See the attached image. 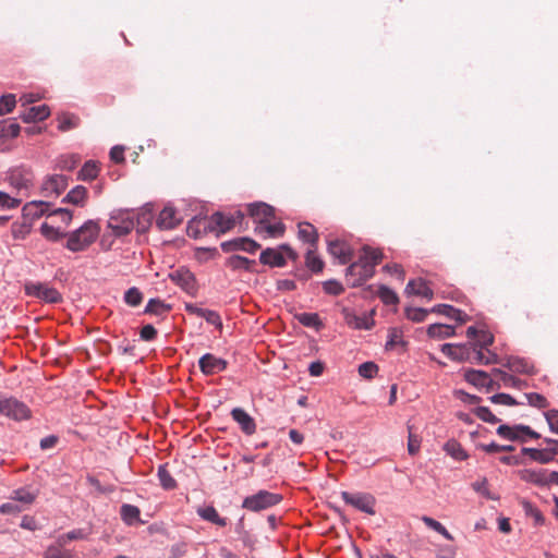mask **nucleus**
<instances>
[{
	"instance_id": "nucleus-60",
	"label": "nucleus",
	"mask_w": 558,
	"mask_h": 558,
	"mask_svg": "<svg viewBox=\"0 0 558 558\" xmlns=\"http://www.w3.org/2000/svg\"><path fill=\"white\" fill-rule=\"evenodd\" d=\"M260 231L265 230L268 236L279 238L284 233V225L282 222L268 223L259 227Z\"/></svg>"
},
{
	"instance_id": "nucleus-55",
	"label": "nucleus",
	"mask_w": 558,
	"mask_h": 558,
	"mask_svg": "<svg viewBox=\"0 0 558 558\" xmlns=\"http://www.w3.org/2000/svg\"><path fill=\"white\" fill-rule=\"evenodd\" d=\"M430 310H425L421 307H408L405 308V316L408 319L412 322L421 323L425 320Z\"/></svg>"
},
{
	"instance_id": "nucleus-5",
	"label": "nucleus",
	"mask_w": 558,
	"mask_h": 558,
	"mask_svg": "<svg viewBox=\"0 0 558 558\" xmlns=\"http://www.w3.org/2000/svg\"><path fill=\"white\" fill-rule=\"evenodd\" d=\"M198 223L203 225L204 232H215L219 235L234 228L236 220L233 216H226L223 213L216 211L209 218H202Z\"/></svg>"
},
{
	"instance_id": "nucleus-11",
	"label": "nucleus",
	"mask_w": 558,
	"mask_h": 558,
	"mask_svg": "<svg viewBox=\"0 0 558 558\" xmlns=\"http://www.w3.org/2000/svg\"><path fill=\"white\" fill-rule=\"evenodd\" d=\"M7 179L17 191H26L33 186L34 175L29 168L20 166L10 169L7 174Z\"/></svg>"
},
{
	"instance_id": "nucleus-38",
	"label": "nucleus",
	"mask_w": 558,
	"mask_h": 558,
	"mask_svg": "<svg viewBox=\"0 0 558 558\" xmlns=\"http://www.w3.org/2000/svg\"><path fill=\"white\" fill-rule=\"evenodd\" d=\"M317 247H310L305 255V264L313 272H320L324 268L323 259L316 254Z\"/></svg>"
},
{
	"instance_id": "nucleus-31",
	"label": "nucleus",
	"mask_w": 558,
	"mask_h": 558,
	"mask_svg": "<svg viewBox=\"0 0 558 558\" xmlns=\"http://www.w3.org/2000/svg\"><path fill=\"white\" fill-rule=\"evenodd\" d=\"M430 338L445 339L454 336V328L446 324H432L427 328Z\"/></svg>"
},
{
	"instance_id": "nucleus-32",
	"label": "nucleus",
	"mask_w": 558,
	"mask_h": 558,
	"mask_svg": "<svg viewBox=\"0 0 558 558\" xmlns=\"http://www.w3.org/2000/svg\"><path fill=\"white\" fill-rule=\"evenodd\" d=\"M520 504L524 511V514L531 518L534 521L535 525H543L545 523L544 515L542 514L539 509L536 506H534L531 501L522 499Z\"/></svg>"
},
{
	"instance_id": "nucleus-49",
	"label": "nucleus",
	"mask_w": 558,
	"mask_h": 558,
	"mask_svg": "<svg viewBox=\"0 0 558 558\" xmlns=\"http://www.w3.org/2000/svg\"><path fill=\"white\" fill-rule=\"evenodd\" d=\"M422 521L426 524V526L439 533L448 541L453 539L452 534L439 521L426 515L422 518Z\"/></svg>"
},
{
	"instance_id": "nucleus-21",
	"label": "nucleus",
	"mask_w": 558,
	"mask_h": 558,
	"mask_svg": "<svg viewBox=\"0 0 558 558\" xmlns=\"http://www.w3.org/2000/svg\"><path fill=\"white\" fill-rule=\"evenodd\" d=\"M464 379L468 383H470L471 385L476 386V387H486V388L493 387V379L484 371L466 369L464 373Z\"/></svg>"
},
{
	"instance_id": "nucleus-6",
	"label": "nucleus",
	"mask_w": 558,
	"mask_h": 558,
	"mask_svg": "<svg viewBox=\"0 0 558 558\" xmlns=\"http://www.w3.org/2000/svg\"><path fill=\"white\" fill-rule=\"evenodd\" d=\"M0 413L15 421L26 420L31 416V411L25 403L3 395H0Z\"/></svg>"
},
{
	"instance_id": "nucleus-4",
	"label": "nucleus",
	"mask_w": 558,
	"mask_h": 558,
	"mask_svg": "<svg viewBox=\"0 0 558 558\" xmlns=\"http://www.w3.org/2000/svg\"><path fill=\"white\" fill-rule=\"evenodd\" d=\"M282 500L279 494L270 493L268 490H259L254 495L247 496L242 502V507L250 511H262L272 506L278 505Z\"/></svg>"
},
{
	"instance_id": "nucleus-17",
	"label": "nucleus",
	"mask_w": 558,
	"mask_h": 558,
	"mask_svg": "<svg viewBox=\"0 0 558 558\" xmlns=\"http://www.w3.org/2000/svg\"><path fill=\"white\" fill-rule=\"evenodd\" d=\"M182 221L177 210L171 206H166L159 214L156 225L160 230H172Z\"/></svg>"
},
{
	"instance_id": "nucleus-13",
	"label": "nucleus",
	"mask_w": 558,
	"mask_h": 558,
	"mask_svg": "<svg viewBox=\"0 0 558 558\" xmlns=\"http://www.w3.org/2000/svg\"><path fill=\"white\" fill-rule=\"evenodd\" d=\"M198 366L204 375L211 376L226 371L228 367V361L217 357L211 353H205L199 357Z\"/></svg>"
},
{
	"instance_id": "nucleus-57",
	"label": "nucleus",
	"mask_w": 558,
	"mask_h": 558,
	"mask_svg": "<svg viewBox=\"0 0 558 558\" xmlns=\"http://www.w3.org/2000/svg\"><path fill=\"white\" fill-rule=\"evenodd\" d=\"M526 400L531 407L537 409H545L549 405L548 400L541 393L530 392L525 393Z\"/></svg>"
},
{
	"instance_id": "nucleus-33",
	"label": "nucleus",
	"mask_w": 558,
	"mask_h": 558,
	"mask_svg": "<svg viewBox=\"0 0 558 558\" xmlns=\"http://www.w3.org/2000/svg\"><path fill=\"white\" fill-rule=\"evenodd\" d=\"M122 520L128 525H133L140 522L141 511L136 506L130 504H123L120 509Z\"/></svg>"
},
{
	"instance_id": "nucleus-35",
	"label": "nucleus",
	"mask_w": 558,
	"mask_h": 558,
	"mask_svg": "<svg viewBox=\"0 0 558 558\" xmlns=\"http://www.w3.org/2000/svg\"><path fill=\"white\" fill-rule=\"evenodd\" d=\"M37 495V490L31 489L29 487H21L13 490L11 498L15 501L31 505L35 501Z\"/></svg>"
},
{
	"instance_id": "nucleus-19",
	"label": "nucleus",
	"mask_w": 558,
	"mask_h": 558,
	"mask_svg": "<svg viewBox=\"0 0 558 558\" xmlns=\"http://www.w3.org/2000/svg\"><path fill=\"white\" fill-rule=\"evenodd\" d=\"M343 316L345 323L354 329L369 330L374 326V320L371 315L365 314L363 316H359L352 311L344 308Z\"/></svg>"
},
{
	"instance_id": "nucleus-56",
	"label": "nucleus",
	"mask_w": 558,
	"mask_h": 558,
	"mask_svg": "<svg viewBox=\"0 0 558 558\" xmlns=\"http://www.w3.org/2000/svg\"><path fill=\"white\" fill-rule=\"evenodd\" d=\"M16 105V98L13 94H7L0 98V116L10 113Z\"/></svg>"
},
{
	"instance_id": "nucleus-52",
	"label": "nucleus",
	"mask_w": 558,
	"mask_h": 558,
	"mask_svg": "<svg viewBox=\"0 0 558 558\" xmlns=\"http://www.w3.org/2000/svg\"><path fill=\"white\" fill-rule=\"evenodd\" d=\"M378 296L381 302L387 305H396L399 302L397 293L387 286H380L378 288Z\"/></svg>"
},
{
	"instance_id": "nucleus-36",
	"label": "nucleus",
	"mask_w": 558,
	"mask_h": 558,
	"mask_svg": "<svg viewBox=\"0 0 558 558\" xmlns=\"http://www.w3.org/2000/svg\"><path fill=\"white\" fill-rule=\"evenodd\" d=\"M295 318L298 319V322L301 325H303L305 327L314 328L316 330L320 329L323 326V323L317 313L304 312V313L296 314Z\"/></svg>"
},
{
	"instance_id": "nucleus-27",
	"label": "nucleus",
	"mask_w": 558,
	"mask_h": 558,
	"mask_svg": "<svg viewBox=\"0 0 558 558\" xmlns=\"http://www.w3.org/2000/svg\"><path fill=\"white\" fill-rule=\"evenodd\" d=\"M87 199V189L83 185L74 186L62 199V203H69L83 207Z\"/></svg>"
},
{
	"instance_id": "nucleus-22",
	"label": "nucleus",
	"mask_w": 558,
	"mask_h": 558,
	"mask_svg": "<svg viewBox=\"0 0 558 558\" xmlns=\"http://www.w3.org/2000/svg\"><path fill=\"white\" fill-rule=\"evenodd\" d=\"M50 116V109L47 105L35 106L26 109L22 114L21 119L25 123L44 121Z\"/></svg>"
},
{
	"instance_id": "nucleus-12",
	"label": "nucleus",
	"mask_w": 558,
	"mask_h": 558,
	"mask_svg": "<svg viewBox=\"0 0 558 558\" xmlns=\"http://www.w3.org/2000/svg\"><path fill=\"white\" fill-rule=\"evenodd\" d=\"M171 281L179 286L191 296H195L197 293L196 278L194 274L187 268L181 267L169 275Z\"/></svg>"
},
{
	"instance_id": "nucleus-14",
	"label": "nucleus",
	"mask_w": 558,
	"mask_h": 558,
	"mask_svg": "<svg viewBox=\"0 0 558 558\" xmlns=\"http://www.w3.org/2000/svg\"><path fill=\"white\" fill-rule=\"evenodd\" d=\"M221 250L225 253L235 252V251H243L247 253H254L259 248V244L246 236L242 238H235L230 241H225L221 243Z\"/></svg>"
},
{
	"instance_id": "nucleus-16",
	"label": "nucleus",
	"mask_w": 558,
	"mask_h": 558,
	"mask_svg": "<svg viewBox=\"0 0 558 558\" xmlns=\"http://www.w3.org/2000/svg\"><path fill=\"white\" fill-rule=\"evenodd\" d=\"M520 480L537 486H547L550 472L544 469H523L518 471Z\"/></svg>"
},
{
	"instance_id": "nucleus-37",
	"label": "nucleus",
	"mask_w": 558,
	"mask_h": 558,
	"mask_svg": "<svg viewBox=\"0 0 558 558\" xmlns=\"http://www.w3.org/2000/svg\"><path fill=\"white\" fill-rule=\"evenodd\" d=\"M57 121L58 130L66 132L78 126L80 119L75 114L62 112L58 116Z\"/></svg>"
},
{
	"instance_id": "nucleus-9",
	"label": "nucleus",
	"mask_w": 558,
	"mask_h": 558,
	"mask_svg": "<svg viewBox=\"0 0 558 558\" xmlns=\"http://www.w3.org/2000/svg\"><path fill=\"white\" fill-rule=\"evenodd\" d=\"M25 292L27 295L40 299L46 303L53 304L62 301V295L57 289L41 282L26 283Z\"/></svg>"
},
{
	"instance_id": "nucleus-28",
	"label": "nucleus",
	"mask_w": 558,
	"mask_h": 558,
	"mask_svg": "<svg viewBox=\"0 0 558 558\" xmlns=\"http://www.w3.org/2000/svg\"><path fill=\"white\" fill-rule=\"evenodd\" d=\"M197 514L205 521H208L218 526H226L227 519L219 515L218 511L213 506L199 507L196 510Z\"/></svg>"
},
{
	"instance_id": "nucleus-42",
	"label": "nucleus",
	"mask_w": 558,
	"mask_h": 558,
	"mask_svg": "<svg viewBox=\"0 0 558 558\" xmlns=\"http://www.w3.org/2000/svg\"><path fill=\"white\" fill-rule=\"evenodd\" d=\"M227 264L233 270H250L251 267L255 264V260L248 259L241 255H232L228 258Z\"/></svg>"
},
{
	"instance_id": "nucleus-48",
	"label": "nucleus",
	"mask_w": 558,
	"mask_h": 558,
	"mask_svg": "<svg viewBox=\"0 0 558 558\" xmlns=\"http://www.w3.org/2000/svg\"><path fill=\"white\" fill-rule=\"evenodd\" d=\"M496 432L504 439H508L510 441H515V440L524 441V439L519 434V430L515 428V426H509V425L502 424V425L498 426Z\"/></svg>"
},
{
	"instance_id": "nucleus-8",
	"label": "nucleus",
	"mask_w": 558,
	"mask_h": 558,
	"mask_svg": "<svg viewBox=\"0 0 558 558\" xmlns=\"http://www.w3.org/2000/svg\"><path fill=\"white\" fill-rule=\"evenodd\" d=\"M281 251H284L287 256L293 260L298 257L296 253L289 245L283 244L279 250L268 247L262 251L259 262L263 265H268L270 267H283L286 265V258Z\"/></svg>"
},
{
	"instance_id": "nucleus-62",
	"label": "nucleus",
	"mask_w": 558,
	"mask_h": 558,
	"mask_svg": "<svg viewBox=\"0 0 558 558\" xmlns=\"http://www.w3.org/2000/svg\"><path fill=\"white\" fill-rule=\"evenodd\" d=\"M378 372V366L374 362H364L359 366L360 376L371 379Z\"/></svg>"
},
{
	"instance_id": "nucleus-61",
	"label": "nucleus",
	"mask_w": 558,
	"mask_h": 558,
	"mask_svg": "<svg viewBox=\"0 0 558 558\" xmlns=\"http://www.w3.org/2000/svg\"><path fill=\"white\" fill-rule=\"evenodd\" d=\"M475 415L484 422L495 424L499 422V418L492 413L487 407H477L474 410Z\"/></svg>"
},
{
	"instance_id": "nucleus-30",
	"label": "nucleus",
	"mask_w": 558,
	"mask_h": 558,
	"mask_svg": "<svg viewBox=\"0 0 558 558\" xmlns=\"http://www.w3.org/2000/svg\"><path fill=\"white\" fill-rule=\"evenodd\" d=\"M430 312L445 315L459 323H464L466 317V315L463 312L449 304H437L430 308Z\"/></svg>"
},
{
	"instance_id": "nucleus-50",
	"label": "nucleus",
	"mask_w": 558,
	"mask_h": 558,
	"mask_svg": "<svg viewBox=\"0 0 558 558\" xmlns=\"http://www.w3.org/2000/svg\"><path fill=\"white\" fill-rule=\"evenodd\" d=\"M44 558H73V554L69 549L51 544L46 548Z\"/></svg>"
},
{
	"instance_id": "nucleus-24",
	"label": "nucleus",
	"mask_w": 558,
	"mask_h": 558,
	"mask_svg": "<svg viewBox=\"0 0 558 558\" xmlns=\"http://www.w3.org/2000/svg\"><path fill=\"white\" fill-rule=\"evenodd\" d=\"M299 238L311 245V247H317L318 233L316 228L310 222H301L298 226Z\"/></svg>"
},
{
	"instance_id": "nucleus-2",
	"label": "nucleus",
	"mask_w": 558,
	"mask_h": 558,
	"mask_svg": "<svg viewBox=\"0 0 558 558\" xmlns=\"http://www.w3.org/2000/svg\"><path fill=\"white\" fill-rule=\"evenodd\" d=\"M100 227L98 221L89 219L78 229L68 234L65 247L74 253L87 250L98 238Z\"/></svg>"
},
{
	"instance_id": "nucleus-45",
	"label": "nucleus",
	"mask_w": 558,
	"mask_h": 558,
	"mask_svg": "<svg viewBox=\"0 0 558 558\" xmlns=\"http://www.w3.org/2000/svg\"><path fill=\"white\" fill-rule=\"evenodd\" d=\"M32 230V222L24 219L22 222H13L11 233L15 240H23Z\"/></svg>"
},
{
	"instance_id": "nucleus-40",
	"label": "nucleus",
	"mask_w": 558,
	"mask_h": 558,
	"mask_svg": "<svg viewBox=\"0 0 558 558\" xmlns=\"http://www.w3.org/2000/svg\"><path fill=\"white\" fill-rule=\"evenodd\" d=\"M403 331L398 327L389 328L385 349L392 350L397 345H403Z\"/></svg>"
},
{
	"instance_id": "nucleus-3",
	"label": "nucleus",
	"mask_w": 558,
	"mask_h": 558,
	"mask_svg": "<svg viewBox=\"0 0 558 558\" xmlns=\"http://www.w3.org/2000/svg\"><path fill=\"white\" fill-rule=\"evenodd\" d=\"M135 227V211L129 209H117L110 214L108 228L117 236L129 234Z\"/></svg>"
},
{
	"instance_id": "nucleus-15",
	"label": "nucleus",
	"mask_w": 558,
	"mask_h": 558,
	"mask_svg": "<svg viewBox=\"0 0 558 558\" xmlns=\"http://www.w3.org/2000/svg\"><path fill=\"white\" fill-rule=\"evenodd\" d=\"M328 253L339 260V264H348L353 255L350 245L341 240H330L327 245Z\"/></svg>"
},
{
	"instance_id": "nucleus-20",
	"label": "nucleus",
	"mask_w": 558,
	"mask_h": 558,
	"mask_svg": "<svg viewBox=\"0 0 558 558\" xmlns=\"http://www.w3.org/2000/svg\"><path fill=\"white\" fill-rule=\"evenodd\" d=\"M231 416L239 424L243 433L246 435H252L255 433V421L246 411L241 408H234L231 411Z\"/></svg>"
},
{
	"instance_id": "nucleus-41",
	"label": "nucleus",
	"mask_w": 558,
	"mask_h": 558,
	"mask_svg": "<svg viewBox=\"0 0 558 558\" xmlns=\"http://www.w3.org/2000/svg\"><path fill=\"white\" fill-rule=\"evenodd\" d=\"M21 126L13 120H3L0 122V137L14 138L20 134Z\"/></svg>"
},
{
	"instance_id": "nucleus-18",
	"label": "nucleus",
	"mask_w": 558,
	"mask_h": 558,
	"mask_svg": "<svg viewBox=\"0 0 558 558\" xmlns=\"http://www.w3.org/2000/svg\"><path fill=\"white\" fill-rule=\"evenodd\" d=\"M50 203L45 201H33L24 205L23 207V217L24 219H29L32 222L35 219L40 218L44 215L51 214Z\"/></svg>"
},
{
	"instance_id": "nucleus-1",
	"label": "nucleus",
	"mask_w": 558,
	"mask_h": 558,
	"mask_svg": "<svg viewBox=\"0 0 558 558\" xmlns=\"http://www.w3.org/2000/svg\"><path fill=\"white\" fill-rule=\"evenodd\" d=\"M381 259L383 253L379 250L372 248L369 246H364L362 250V255L360 256L359 260L352 263L347 268V276L349 278L355 274L356 269L362 268L360 279L352 280L351 287H359L369 278H372L375 272V266L379 264Z\"/></svg>"
},
{
	"instance_id": "nucleus-53",
	"label": "nucleus",
	"mask_w": 558,
	"mask_h": 558,
	"mask_svg": "<svg viewBox=\"0 0 558 558\" xmlns=\"http://www.w3.org/2000/svg\"><path fill=\"white\" fill-rule=\"evenodd\" d=\"M124 301L130 306H137L143 301V294L136 287H132L125 291Z\"/></svg>"
},
{
	"instance_id": "nucleus-47",
	"label": "nucleus",
	"mask_w": 558,
	"mask_h": 558,
	"mask_svg": "<svg viewBox=\"0 0 558 558\" xmlns=\"http://www.w3.org/2000/svg\"><path fill=\"white\" fill-rule=\"evenodd\" d=\"M41 234L48 240L52 242H57L60 239L68 236L69 233L62 232L60 229L54 228L53 226L44 222L40 227Z\"/></svg>"
},
{
	"instance_id": "nucleus-54",
	"label": "nucleus",
	"mask_w": 558,
	"mask_h": 558,
	"mask_svg": "<svg viewBox=\"0 0 558 558\" xmlns=\"http://www.w3.org/2000/svg\"><path fill=\"white\" fill-rule=\"evenodd\" d=\"M494 343V336L485 329H480L478 338L471 343L472 347H476L480 349H487L489 345Z\"/></svg>"
},
{
	"instance_id": "nucleus-58",
	"label": "nucleus",
	"mask_w": 558,
	"mask_h": 558,
	"mask_svg": "<svg viewBox=\"0 0 558 558\" xmlns=\"http://www.w3.org/2000/svg\"><path fill=\"white\" fill-rule=\"evenodd\" d=\"M471 349L472 344H456L454 349V361L464 362L471 361Z\"/></svg>"
},
{
	"instance_id": "nucleus-29",
	"label": "nucleus",
	"mask_w": 558,
	"mask_h": 558,
	"mask_svg": "<svg viewBox=\"0 0 558 558\" xmlns=\"http://www.w3.org/2000/svg\"><path fill=\"white\" fill-rule=\"evenodd\" d=\"M522 453L529 456L533 461H536L542 464L549 463L554 461L555 454L548 448L545 449H536V448H522Z\"/></svg>"
},
{
	"instance_id": "nucleus-10",
	"label": "nucleus",
	"mask_w": 558,
	"mask_h": 558,
	"mask_svg": "<svg viewBox=\"0 0 558 558\" xmlns=\"http://www.w3.org/2000/svg\"><path fill=\"white\" fill-rule=\"evenodd\" d=\"M69 185V178L64 174L47 175L40 186L45 197H58Z\"/></svg>"
},
{
	"instance_id": "nucleus-44",
	"label": "nucleus",
	"mask_w": 558,
	"mask_h": 558,
	"mask_svg": "<svg viewBox=\"0 0 558 558\" xmlns=\"http://www.w3.org/2000/svg\"><path fill=\"white\" fill-rule=\"evenodd\" d=\"M493 373L499 377L500 381L505 387H512L520 389L523 385V381L513 375H510L499 368H494Z\"/></svg>"
},
{
	"instance_id": "nucleus-7",
	"label": "nucleus",
	"mask_w": 558,
	"mask_h": 558,
	"mask_svg": "<svg viewBox=\"0 0 558 558\" xmlns=\"http://www.w3.org/2000/svg\"><path fill=\"white\" fill-rule=\"evenodd\" d=\"M341 498L347 505L365 512L367 514H375L376 500L373 495L368 493H349L341 492Z\"/></svg>"
},
{
	"instance_id": "nucleus-51",
	"label": "nucleus",
	"mask_w": 558,
	"mask_h": 558,
	"mask_svg": "<svg viewBox=\"0 0 558 558\" xmlns=\"http://www.w3.org/2000/svg\"><path fill=\"white\" fill-rule=\"evenodd\" d=\"M135 219L138 231H145L151 223L153 213L149 208H143L140 213H135Z\"/></svg>"
},
{
	"instance_id": "nucleus-25",
	"label": "nucleus",
	"mask_w": 558,
	"mask_h": 558,
	"mask_svg": "<svg viewBox=\"0 0 558 558\" xmlns=\"http://www.w3.org/2000/svg\"><path fill=\"white\" fill-rule=\"evenodd\" d=\"M247 211L255 220L263 223L264 219L274 216V208L266 203H253L247 206Z\"/></svg>"
},
{
	"instance_id": "nucleus-34",
	"label": "nucleus",
	"mask_w": 558,
	"mask_h": 558,
	"mask_svg": "<svg viewBox=\"0 0 558 558\" xmlns=\"http://www.w3.org/2000/svg\"><path fill=\"white\" fill-rule=\"evenodd\" d=\"M444 450L446 451L447 454H449L450 457L458 461L466 460L469 457L466 451L462 448V446L454 439L448 440L444 445Z\"/></svg>"
},
{
	"instance_id": "nucleus-63",
	"label": "nucleus",
	"mask_w": 558,
	"mask_h": 558,
	"mask_svg": "<svg viewBox=\"0 0 558 558\" xmlns=\"http://www.w3.org/2000/svg\"><path fill=\"white\" fill-rule=\"evenodd\" d=\"M323 289L327 294L330 295H339L344 291L342 284L335 279L325 281L323 283Z\"/></svg>"
},
{
	"instance_id": "nucleus-43",
	"label": "nucleus",
	"mask_w": 558,
	"mask_h": 558,
	"mask_svg": "<svg viewBox=\"0 0 558 558\" xmlns=\"http://www.w3.org/2000/svg\"><path fill=\"white\" fill-rule=\"evenodd\" d=\"M170 310L171 306L169 304H166L163 301L159 299H150L145 306L144 313L161 315L166 312H169Z\"/></svg>"
},
{
	"instance_id": "nucleus-64",
	"label": "nucleus",
	"mask_w": 558,
	"mask_h": 558,
	"mask_svg": "<svg viewBox=\"0 0 558 558\" xmlns=\"http://www.w3.org/2000/svg\"><path fill=\"white\" fill-rule=\"evenodd\" d=\"M550 432L558 435V410H548L544 413Z\"/></svg>"
},
{
	"instance_id": "nucleus-46",
	"label": "nucleus",
	"mask_w": 558,
	"mask_h": 558,
	"mask_svg": "<svg viewBox=\"0 0 558 558\" xmlns=\"http://www.w3.org/2000/svg\"><path fill=\"white\" fill-rule=\"evenodd\" d=\"M157 475L162 488L170 490L177 487L175 480L172 477V475L167 470V466L165 464L159 465Z\"/></svg>"
},
{
	"instance_id": "nucleus-39",
	"label": "nucleus",
	"mask_w": 558,
	"mask_h": 558,
	"mask_svg": "<svg viewBox=\"0 0 558 558\" xmlns=\"http://www.w3.org/2000/svg\"><path fill=\"white\" fill-rule=\"evenodd\" d=\"M99 172V167L96 161L88 160L86 161L81 170L78 171L77 178L83 181L94 180Z\"/></svg>"
},
{
	"instance_id": "nucleus-26",
	"label": "nucleus",
	"mask_w": 558,
	"mask_h": 558,
	"mask_svg": "<svg viewBox=\"0 0 558 558\" xmlns=\"http://www.w3.org/2000/svg\"><path fill=\"white\" fill-rule=\"evenodd\" d=\"M511 372L520 374H534V367L526 360L518 356H510L504 364Z\"/></svg>"
},
{
	"instance_id": "nucleus-59",
	"label": "nucleus",
	"mask_w": 558,
	"mask_h": 558,
	"mask_svg": "<svg viewBox=\"0 0 558 558\" xmlns=\"http://www.w3.org/2000/svg\"><path fill=\"white\" fill-rule=\"evenodd\" d=\"M20 204V198L12 197L5 192H0V209H13L19 207Z\"/></svg>"
},
{
	"instance_id": "nucleus-23",
	"label": "nucleus",
	"mask_w": 558,
	"mask_h": 558,
	"mask_svg": "<svg viewBox=\"0 0 558 558\" xmlns=\"http://www.w3.org/2000/svg\"><path fill=\"white\" fill-rule=\"evenodd\" d=\"M404 292L407 294H414L423 296L427 300H432L434 296L433 290L427 286L423 279L410 280L405 287Z\"/></svg>"
}]
</instances>
